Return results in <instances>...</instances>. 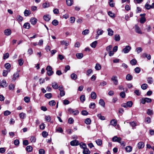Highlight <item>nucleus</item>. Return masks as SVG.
I'll return each instance as SVG.
<instances>
[{"instance_id":"1","label":"nucleus","mask_w":154,"mask_h":154,"mask_svg":"<svg viewBox=\"0 0 154 154\" xmlns=\"http://www.w3.org/2000/svg\"><path fill=\"white\" fill-rule=\"evenodd\" d=\"M133 104V103L132 101L127 102L126 103H123L122 104V106L126 108L128 107H131Z\"/></svg>"},{"instance_id":"2","label":"nucleus","mask_w":154,"mask_h":154,"mask_svg":"<svg viewBox=\"0 0 154 154\" xmlns=\"http://www.w3.org/2000/svg\"><path fill=\"white\" fill-rule=\"evenodd\" d=\"M46 70L47 71V74L48 75L50 76L53 74L54 72L52 71V68L50 66H48L46 68Z\"/></svg>"},{"instance_id":"3","label":"nucleus","mask_w":154,"mask_h":154,"mask_svg":"<svg viewBox=\"0 0 154 154\" xmlns=\"http://www.w3.org/2000/svg\"><path fill=\"white\" fill-rule=\"evenodd\" d=\"M152 101V100L150 98L147 97L143 98L141 100V103L143 104H144L146 102L150 103Z\"/></svg>"},{"instance_id":"4","label":"nucleus","mask_w":154,"mask_h":154,"mask_svg":"<svg viewBox=\"0 0 154 154\" xmlns=\"http://www.w3.org/2000/svg\"><path fill=\"white\" fill-rule=\"evenodd\" d=\"M131 49V47L129 45H127L122 50V51L125 54L128 53Z\"/></svg>"},{"instance_id":"5","label":"nucleus","mask_w":154,"mask_h":154,"mask_svg":"<svg viewBox=\"0 0 154 154\" xmlns=\"http://www.w3.org/2000/svg\"><path fill=\"white\" fill-rule=\"evenodd\" d=\"M117 78V77L115 76H113L111 78V80L113 82L114 84L115 85H117L118 84V81Z\"/></svg>"},{"instance_id":"6","label":"nucleus","mask_w":154,"mask_h":154,"mask_svg":"<svg viewBox=\"0 0 154 154\" xmlns=\"http://www.w3.org/2000/svg\"><path fill=\"white\" fill-rule=\"evenodd\" d=\"M70 145L72 146H77L79 144V141L76 140H74L72 141L70 143Z\"/></svg>"},{"instance_id":"7","label":"nucleus","mask_w":154,"mask_h":154,"mask_svg":"<svg viewBox=\"0 0 154 154\" xmlns=\"http://www.w3.org/2000/svg\"><path fill=\"white\" fill-rule=\"evenodd\" d=\"M135 32L137 33L142 34V32L140 28L137 25L134 26Z\"/></svg>"},{"instance_id":"8","label":"nucleus","mask_w":154,"mask_h":154,"mask_svg":"<svg viewBox=\"0 0 154 154\" xmlns=\"http://www.w3.org/2000/svg\"><path fill=\"white\" fill-rule=\"evenodd\" d=\"M19 77V72L14 73L13 75V77L12 78V81H14L16 80L17 78Z\"/></svg>"},{"instance_id":"9","label":"nucleus","mask_w":154,"mask_h":154,"mask_svg":"<svg viewBox=\"0 0 154 154\" xmlns=\"http://www.w3.org/2000/svg\"><path fill=\"white\" fill-rule=\"evenodd\" d=\"M121 140V138L120 137H118L117 136H114L112 138V140L113 142H119Z\"/></svg>"},{"instance_id":"10","label":"nucleus","mask_w":154,"mask_h":154,"mask_svg":"<svg viewBox=\"0 0 154 154\" xmlns=\"http://www.w3.org/2000/svg\"><path fill=\"white\" fill-rule=\"evenodd\" d=\"M7 85V84L5 80H3L0 82V86L2 87H6Z\"/></svg>"},{"instance_id":"11","label":"nucleus","mask_w":154,"mask_h":154,"mask_svg":"<svg viewBox=\"0 0 154 154\" xmlns=\"http://www.w3.org/2000/svg\"><path fill=\"white\" fill-rule=\"evenodd\" d=\"M51 17L49 14L45 15L43 17L44 20L46 21H49L51 19Z\"/></svg>"},{"instance_id":"12","label":"nucleus","mask_w":154,"mask_h":154,"mask_svg":"<svg viewBox=\"0 0 154 154\" xmlns=\"http://www.w3.org/2000/svg\"><path fill=\"white\" fill-rule=\"evenodd\" d=\"M30 21L32 24L35 25L36 23L37 20L35 18L32 17L30 19Z\"/></svg>"},{"instance_id":"13","label":"nucleus","mask_w":154,"mask_h":154,"mask_svg":"<svg viewBox=\"0 0 154 154\" xmlns=\"http://www.w3.org/2000/svg\"><path fill=\"white\" fill-rule=\"evenodd\" d=\"M137 146L139 149L143 148L144 146V144L143 142H140L138 143Z\"/></svg>"},{"instance_id":"14","label":"nucleus","mask_w":154,"mask_h":154,"mask_svg":"<svg viewBox=\"0 0 154 154\" xmlns=\"http://www.w3.org/2000/svg\"><path fill=\"white\" fill-rule=\"evenodd\" d=\"M108 32V34L109 36H112L113 35L114 32L110 28H108L107 29Z\"/></svg>"},{"instance_id":"15","label":"nucleus","mask_w":154,"mask_h":154,"mask_svg":"<svg viewBox=\"0 0 154 154\" xmlns=\"http://www.w3.org/2000/svg\"><path fill=\"white\" fill-rule=\"evenodd\" d=\"M4 33L5 35L8 36L11 35V31L10 29H7L4 31Z\"/></svg>"},{"instance_id":"16","label":"nucleus","mask_w":154,"mask_h":154,"mask_svg":"<svg viewBox=\"0 0 154 154\" xmlns=\"http://www.w3.org/2000/svg\"><path fill=\"white\" fill-rule=\"evenodd\" d=\"M24 16L27 17L30 15L31 12L30 10L26 9L24 12Z\"/></svg>"},{"instance_id":"17","label":"nucleus","mask_w":154,"mask_h":154,"mask_svg":"<svg viewBox=\"0 0 154 154\" xmlns=\"http://www.w3.org/2000/svg\"><path fill=\"white\" fill-rule=\"evenodd\" d=\"M91 97L92 99H96L97 97V95L96 93L94 92H92L91 94Z\"/></svg>"},{"instance_id":"18","label":"nucleus","mask_w":154,"mask_h":154,"mask_svg":"<svg viewBox=\"0 0 154 154\" xmlns=\"http://www.w3.org/2000/svg\"><path fill=\"white\" fill-rule=\"evenodd\" d=\"M103 32V30L101 29L98 28L97 29V33L98 35H102Z\"/></svg>"},{"instance_id":"19","label":"nucleus","mask_w":154,"mask_h":154,"mask_svg":"<svg viewBox=\"0 0 154 154\" xmlns=\"http://www.w3.org/2000/svg\"><path fill=\"white\" fill-rule=\"evenodd\" d=\"M26 150L28 152H31L32 150V147L31 146H28L26 148Z\"/></svg>"},{"instance_id":"20","label":"nucleus","mask_w":154,"mask_h":154,"mask_svg":"<svg viewBox=\"0 0 154 154\" xmlns=\"http://www.w3.org/2000/svg\"><path fill=\"white\" fill-rule=\"evenodd\" d=\"M76 56L78 59H80L83 57V54L82 53H78L76 54Z\"/></svg>"},{"instance_id":"21","label":"nucleus","mask_w":154,"mask_h":154,"mask_svg":"<svg viewBox=\"0 0 154 154\" xmlns=\"http://www.w3.org/2000/svg\"><path fill=\"white\" fill-rule=\"evenodd\" d=\"M132 147L130 146H127L125 148V150L126 151L128 152H130L132 150Z\"/></svg>"},{"instance_id":"22","label":"nucleus","mask_w":154,"mask_h":154,"mask_svg":"<svg viewBox=\"0 0 154 154\" xmlns=\"http://www.w3.org/2000/svg\"><path fill=\"white\" fill-rule=\"evenodd\" d=\"M60 44L62 45H65L66 46H67L69 45V42L67 41L63 40L60 42Z\"/></svg>"},{"instance_id":"23","label":"nucleus","mask_w":154,"mask_h":154,"mask_svg":"<svg viewBox=\"0 0 154 154\" xmlns=\"http://www.w3.org/2000/svg\"><path fill=\"white\" fill-rule=\"evenodd\" d=\"M110 124L112 125L115 126L117 124V121L114 119H112L110 121Z\"/></svg>"},{"instance_id":"24","label":"nucleus","mask_w":154,"mask_h":154,"mask_svg":"<svg viewBox=\"0 0 154 154\" xmlns=\"http://www.w3.org/2000/svg\"><path fill=\"white\" fill-rule=\"evenodd\" d=\"M137 61L135 59H133L131 60L130 61V63L132 65H135L136 64Z\"/></svg>"},{"instance_id":"25","label":"nucleus","mask_w":154,"mask_h":154,"mask_svg":"<svg viewBox=\"0 0 154 154\" xmlns=\"http://www.w3.org/2000/svg\"><path fill=\"white\" fill-rule=\"evenodd\" d=\"M23 27L24 28L29 29L30 27V24L28 23H26L24 24Z\"/></svg>"},{"instance_id":"26","label":"nucleus","mask_w":154,"mask_h":154,"mask_svg":"<svg viewBox=\"0 0 154 154\" xmlns=\"http://www.w3.org/2000/svg\"><path fill=\"white\" fill-rule=\"evenodd\" d=\"M132 76L129 74L127 75L126 77V80L128 81H130L132 79Z\"/></svg>"},{"instance_id":"27","label":"nucleus","mask_w":154,"mask_h":154,"mask_svg":"<svg viewBox=\"0 0 154 154\" xmlns=\"http://www.w3.org/2000/svg\"><path fill=\"white\" fill-rule=\"evenodd\" d=\"M95 142L99 146L102 145V140L101 139H98L95 141Z\"/></svg>"},{"instance_id":"28","label":"nucleus","mask_w":154,"mask_h":154,"mask_svg":"<svg viewBox=\"0 0 154 154\" xmlns=\"http://www.w3.org/2000/svg\"><path fill=\"white\" fill-rule=\"evenodd\" d=\"M90 153V151L87 148L84 149L83 151V154H89Z\"/></svg>"},{"instance_id":"29","label":"nucleus","mask_w":154,"mask_h":154,"mask_svg":"<svg viewBox=\"0 0 154 154\" xmlns=\"http://www.w3.org/2000/svg\"><path fill=\"white\" fill-rule=\"evenodd\" d=\"M26 114L23 112H21L19 114V116L20 118L24 119L26 117Z\"/></svg>"},{"instance_id":"30","label":"nucleus","mask_w":154,"mask_h":154,"mask_svg":"<svg viewBox=\"0 0 154 154\" xmlns=\"http://www.w3.org/2000/svg\"><path fill=\"white\" fill-rule=\"evenodd\" d=\"M73 2V0H66V3L67 5L69 6H71Z\"/></svg>"},{"instance_id":"31","label":"nucleus","mask_w":154,"mask_h":154,"mask_svg":"<svg viewBox=\"0 0 154 154\" xmlns=\"http://www.w3.org/2000/svg\"><path fill=\"white\" fill-rule=\"evenodd\" d=\"M52 87L54 89H56L58 88V86L57 83L54 82L52 84Z\"/></svg>"},{"instance_id":"32","label":"nucleus","mask_w":154,"mask_h":154,"mask_svg":"<svg viewBox=\"0 0 154 154\" xmlns=\"http://www.w3.org/2000/svg\"><path fill=\"white\" fill-rule=\"evenodd\" d=\"M95 68L97 70H100L101 69V65L98 63H97L96 64Z\"/></svg>"},{"instance_id":"33","label":"nucleus","mask_w":154,"mask_h":154,"mask_svg":"<svg viewBox=\"0 0 154 154\" xmlns=\"http://www.w3.org/2000/svg\"><path fill=\"white\" fill-rule=\"evenodd\" d=\"M45 96L47 98L49 99L52 97V95L51 93H47L45 95Z\"/></svg>"},{"instance_id":"34","label":"nucleus","mask_w":154,"mask_h":154,"mask_svg":"<svg viewBox=\"0 0 154 154\" xmlns=\"http://www.w3.org/2000/svg\"><path fill=\"white\" fill-rule=\"evenodd\" d=\"M115 40L116 41H119L120 40V37L119 35L116 34L115 35Z\"/></svg>"},{"instance_id":"35","label":"nucleus","mask_w":154,"mask_h":154,"mask_svg":"<svg viewBox=\"0 0 154 154\" xmlns=\"http://www.w3.org/2000/svg\"><path fill=\"white\" fill-rule=\"evenodd\" d=\"M97 41H95L93 42L91 44V46L93 48H95L97 44Z\"/></svg>"},{"instance_id":"36","label":"nucleus","mask_w":154,"mask_h":154,"mask_svg":"<svg viewBox=\"0 0 154 154\" xmlns=\"http://www.w3.org/2000/svg\"><path fill=\"white\" fill-rule=\"evenodd\" d=\"M85 122L87 125L90 124L91 122V119L90 118H87L85 119Z\"/></svg>"},{"instance_id":"37","label":"nucleus","mask_w":154,"mask_h":154,"mask_svg":"<svg viewBox=\"0 0 154 154\" xmlns=\"http://www.w3.org/2000/svg\"><path fill=\"white\" fill-rule=\"evenodd\" d=\"M97 116L100 120H103L105 119V117L104 116H102L100 114H97Z\"/></svg>"},{"instance_id":"38","label":"nucleus","mask_w":154,"mask_h":154,"mask_svg":"<svg viewBox=\"0 0 154 154\" xmlns=\"http://www.w3.org/2000/svg\"><path fill=\"white\" fill-rule=\"evenodd\" d=\"M79 145H80V147L83 149L87 148L86 145L84 143H81Z\"/></svg>"},{"instance_id":"39","label":"nucleus","mask_w":154,"mask_h":154,"mask_svg":"<svg viewBox=\"0 0 154 154\" xmlns=\"http://www.w3.org/2000/svg\"><path fill=\"white\" fill-rule=\"evenodd\" d=\"M99 104L101 105L102 106L104 107L105 103L104 100L102 99H100L99 102Z\"/></svg>"},{"instance_id":"40","label":"nucleus","mask_w":154,"mask_h":154,"mask_svg":"<svg viewBox=\"0 0 154 154\" xmlns=\"http://www.w3.org/2000/svg\"><path fill=\"white\" fill-rule=\"evenodd\" d=\"M80 100L82 102V103H83L84 102L85 100V95H82L80 98Z\"/></svg>"},{"instance_id":"41","label":"nucleus","mask_w":154,"mask_h":154,"mask_svg":"<svg viewBox=\"0 0 154 154\" xmlns=\"http://www.w3.org/2000/svg\"><path fill=\"white\" fill-rule=\"evenodd\" d=\"M55 102L54 100H52L49 102V104L51 106H53L55 105Z\"/></svg>"},{"instance_id":"42","label":"nucleus","mask_w":154,"mask_h":154,"mask_svg":"<svg viewBox=\"0 0 154 154\" xmlns=\"http://www.w3.org/2000/svg\"><path fill=\"white\" fill-rule=\"evenodd\" d=\"M93 72V70L91 69H89L86 71V75L89 76Z\"/></svg>"},{"instance_id":"43","label":"nucleus","mask_w":154,"mask_h":154,"mask_svg":"<svg viewBox=\"0 0 154 154\" xmlns=\"http://www.w3.org/2000/svg\"><path fill=\"white\" fill-rule=\"evenodd\" d=\"M77 75L75 73H72L71 75V78L73 80H75L76 79Z\"/></svg>"},{"instance_id":"44","label":"nucleus","mask_w":154,"mask_h":154,"mask_svg":"<svg viewBox=\"0 0 154 154\" xmlns=\"http://www.w3.org/2000/svg\"><path fill=\"white\" fill-rule=\"evenodd\" d=\"M147 81L148 83L151 84L152 83L153 81L152 77H149L147 79Z\"/></svg>"},{"instance_id":"45","label":"nucleus","mask_w":154,"mask_h":154,"mask_svg":"<svg viewBox=\"0 0 154 154\" xmlns=\"http://www.w3.org/2000/svg\"><path fill=\"white\" fill-rule=\"evenodd\" d=\"M147 87H148L147 85L146 84L144 83V84H143L141 86V88L143 90H145L147 88Z\"/></svg>"},{"instance_id":"46","label":"nucleus","mask_w":154,"mask_h":154,"mask_svg":"<svg viewBox=\"0 0 154 154\" xmlns=\"http://www.w3.org/2000/svg\"><path fill=\"white\" fill-rule=\"evenodd\" d=\"M130 125L133 127V128L137 125V123L134 121L132 122L129 123Z\"/></svg>"},{"instance_id":"47","label":"nucleus","mask_w":154,"mask_h":154,"mask_svg":"<svg viewBox=\"0 0 154 154\" xmlns=\"http://www.w3.org/2000/svg\"><path fill=\"white\" fill-rule=\"evenodd\" d=\"M17 20L19 22H21L23 20V18L20 15H18L17 17Z\"/></svg>"},{"instance_id":"48","label":"nucleus","mask_w":154,"mask_h":154,"mask_svg":"<svg viewBox=\"0 0 154 154\" xmlns=\"http://www.w3.org/2000/svg\"><path fill=\"white\" fill-rule=\"evenodd\" d=\"M89 29H86L84 30L82 32V34L84 35H86L88 34L89 33Z\"/></svg>"},{"instance_id":"49","label":"nucleus","mask_w":154,"mask_h":154,"mask_svg":"<svg viewBox=\"0 0 154 154\" xmlns=\"http://www.w3.org/2000/svg\"><path fill=\"white\" fill-rule=\"evenodd\" d=\"M52 23L53 25L54 26H57L58 24V22L57 20H54L52 21Z\"/></svg>"},{"instance_id":"50","label":"nucleus","mask_w":154,"mask_h":154,"mask_svg":"<svg viewBox=\"0 0 154 154\" xmlns=\"http://www.w3.org/2000/svg\"><path fill=\"white\" fill-rule=\"evenodd\" d=\"M108 14L109 16L112 18H114L115 17V16L114 14L110 11H109L108 12Z\"/></svg>"},{"instance_id":"51","label":"nucleus","mask_w":154,"mask_h":154,"mask_svg":"<svg viewBox=\"0 0 154 154\" xmlns=\"http://www.w3.org/2000/svg\"><path fill=\"white\" fill-rule=\"evenodd\" d=\"M135 72L137 73H139L140 71V69L139 67H136L134 69Z\"/></svg>"},{"instance_id":"52","label":"nucleus","mask_w":154,"mask_h":154,"mask_svg":"<svg viewBox=\"0 0 154 154\" xmlns=\"http://www.w3.org/2000/svg\"><path fill=\"white\" fill-rule=\"evenodd\" d=\"M112 48V45H109L107 46L106 48V50L108 52L110 51Z\"/></svg>"},{"instance_id":"53","label":"nucleus","mask_w":154,"mask_h":154,"mask_svg":"<svg viewBox=\"0 0 154 154\" xmlns=\"http://www.w3.org/2000/svg\"><path fill=\"white\" fill-rule=\"evenodd\" d=\"M142 48L140 47L137 48L136 49V51L137 54H139L142 51Z\"/></svg>"},{"instance_id":"54","label":"nucleus","mask_w":154,"mask_h":154,"mask_svg":"<svg viewBox=\"0 0 154 154\" xmlns=\"http://www.w3.org/2000/svg\"><path fill=\"white\" fill-rule=\"evenodd\" d=\"M5 66L6 69H8L10 68L11 65L10 63H7L5 64Z\"/></svg>"},{"instance_id":"55","label":"nucleus","mask_w":154,"mask_h":154,"mask_svg":"<svg viewBox=\"0 0 154 154\" xmlns=\"http://www.w3.org/2000/svg\"><path fill=\"white\" fill-rule=\"evenodd\" d=\"M146 19L144 17H142L140 18V22L141 23H144L146 21Z\"/></svg>"},{"instance_id":"56","label":"nucleus","mask_w":154,"mask_h":154,"mask_svg":"<svg viewBox=\"0 0 154 154\" xmlns=\"http://www.w3.org/2000/svg\"><path fill=\"white\" fill-rule=\"evenodd\" d=\"M10 71V70H9L8 71L7 70H4L3 72V75L4 76H6L8 73V72H9Z\"/></svg>"},{"instance_id":"57","label":"nucleus","mask_w":154,"mask_h":154,"mask_svg":"<svg viewBox=\"0 0 154 154\" xmlns=\"http://www.w3.org/2000/svg\"><path fill=\"white\" fill-rule=\"evenodd\" d=\"M11 113V112L8 110L5 111L4 112V114L5 116H7L9 115Z\"/></svg>"},{"instance_id":"58","label":"nucleus","mask_w":154,"mask_h":154,"mask_svg":"<svg viewBox=\"0 0 154 154\" xmlns=\"http://www.w3.org/2000/svg\"><path fill=\"white\" fill-rule=\"evenodd\" d=\"M95 103H91L89 105V107L91 108L94 109L95 107Z\"/></svg>"},{"instance_id":"59","label":"nucleus","mask_w":154,"mask_h":154,"mask_svg":"<svg viewBox=\"0 0 154 154\" xmlns=\"http://www.w3.org/2000/svg\"><path fill=\"white\" fill-rule=\"evenodd\" d=\"M147 113L148 115H151L153 114L152 111L149 109H148L147 110Z\"/></svg>"},{"instance_id":"60","label":"nucleus","mask_w":154,"mask_h":154,"mask_svg":"<svg viewBox=\"0 0 154 154\" xmlns=\"http://www.w3.org/2000/svg\"><path fill=\"white\" fill-rule=\"evenodd\" d=\"M9 54L8 53H6L3 56V59L4 60H5L6 59H7L9 57Z\"/></svg>"},{"instance_id":"61","label":"nucleus","mask_w":154,"mask_h":154,"mask_svg":"<svg viewBox=\"0 0 154 154\" xmlns=\"http://www.w3.org/2000/svg\"><path fill=\"white\" fill-rule=\"evenodd\" d=\"M15 86L14 85L11 84L9 86V88L10 90H13Z\"/></svg>"},{"instance_id":"62","label":"nucleus","mask_w":154,"mask_h":154,"mask_svg":"<svg viewBox=\"0 0 154 154\" xmlns=\"http://www.w3.org/2000/svg\"><path fill=\"white\" fill-rule=\"evenodd\" d=\"M45 119L46 121L49 122L51 121V119L50 116H45Z\"/></svg>"},{"instance_id":"63","label":"nucleus","mask_w":154,"mask_h":154,"mask_svg":"<svg viewBox=\"0 0 154 154\" xmlns=\"http://www.w3.org/2000/svg\"><path fill=\"white\" fill-rule=\"evenodd\" d=\"M70 69V67L69 65H66L65 66V69L64 70V71L65 72H66L67 71Z\"/></svg>"},{"instance_id":"64","label":"nucleus","mask_w":154,"mask_h":154,"mask_svg":"<svg viewBox=\"0 0 154 154\" xmlns=\"http://www.w3.org/2000/svg\"><path fill=\"white\" fill-rule=\"evenodd\" d=\"M42 6L44 8H46L49 7V5L48 3L45 2L43 4Z\"/></svg>"}]
</instances>
